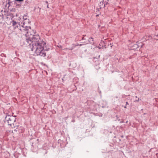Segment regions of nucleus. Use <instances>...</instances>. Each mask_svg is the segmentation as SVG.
I'll use <instances>...</instances> for the list:
<instances>
[{
	"label": "nucleus",
	"instance_id": "nucleus-3",
	"mask_svg": "<svg viewBox=\"0 0 158 158\" xmlns=\"http://www.w3.org/2000/svg\"><path fill=\"white\" fill-rule=\"evenodd\" d=\"M16 118L12 116L8 115L5 118V121L7 122L9 125L14 128H17L18 125L15 126V123Z\"/></svg>",
	"mask_w": 158,
	"mask_h": 158
},
{
	"label": "nucleus",
	"instance_id": "nucleus-18",
	"mask_svg": "<svg viewBox=\"0 0 158 158\" xmlns=\"http://www.w3.org/2000/svg\"><path fill=\"white\" fill-rule=\"evenodd\" d=\"M126 122V123H127L128 122L127 121Z\"/></svg>",
	"mask_w": 158,
	"mask_h": 158
},
{
	"label": "nucleus",
	"instance_id": "nucleus-7",
	"mask_svg": "<svg viewBox=\"0 0 158 158\" xmlns=\"http://www.w3.org/2000/svg\"><path fill=\"white\" fill-rule=\"evenodd\" d=\"M15 123V126H16V125H18V124L16 122V121H15V123Z\"/></svg>",
	"mask_w": 158,
	"mask_h": 158
},
{
	"label": "nucleus",
	"instance_id": "nucleus-14",
	"mask_svg": "<svg viewBox=\"0 0 158 158\" xmlns=\"http://www.w3.org/2000/svg\"><path fill=\"white\" fill-rule=\"evenodd\" d=\"M98 48H99V49H100L101 48L99 47H98Z\"/></svg>",
	"mask_w": 158,
	"mask_h": 158
},
{
	"label": "nucleus",
	"instance_id": "nucleus-15",
	"mask_svg": "<svg viewBox=\"0 0 158 158\" xmlns=\"http://www.w3.org/2000/svg\"><path fill=\"white\" fill-rule=\"evenodd\" d=\"M148 37H150H150H151L150 36H148Z\"/></svg>",
	"mask_w": 158,
	"mask_h": 158
},
{
	"label": "nucleus",
	"instance_id": "nucleus-8",
	"mask_svg": "<svg viewBox=\"0 0 158 158\" xmlns=\"http://www.w3.org/2000/svg\"><path fill=\"white\" fill-rule=\"evenodd\" d=\"M58 47L59 48H62V46H61V45H59V46H58Z\"/></svg>",
	"mask_w": 158,
	"mask_h": 158
},
{
	"label": "nucleus",
	"instance_id": "nucleus-12",
	"mask_svg": "<svg viewBox=\"0 0 158 158\" xmlns=\"http://www.w3.org/2000/svg\"><path fill=\"white\" fill-rule=\"evenodd\" d=\"M139 101V99L138 98V100H137V101L138 102V101Z\"/></svg>",
	"mask_w": 158,
	"mask_h": 158
},
{
	"label": "nucleus",
	"instance_id": "nucleus-11",
	"mask_svg": "<svg viewBox=\"0 0 158 158\" xmlns=\"http://www.w3.org/2000/svg\"><path fill=\"white\" fill-rule=\"evenodd\" d=\"M124 107L125 108H127V107H126V106H125Z\"/></svg>",
	"mask_w": 158,
	"mask_h": 158
},
{
	"label": "nucleus",
	"instance_id": "nucleus-13",
	"mask_svg": "<svg viewBox=\"0 0 158 158\" xmlns=\"http://www.w3.org/2000/svg\"><path fill=\"white\" fill-rule=\"evenodd\" d=\"M82 45V44H80L79 45V46H81Z\"/></svg>",
	"mask_w": 158,
	"mask_h": 158
},
{
	"label": "nucleus",
	"instance_id": "nucleus-2",
	"mask_svg": "<svg viewBox=\"0 0 158 158\" xmlns=\"http://www.w3.org/2000/svg\"><path fill=\"white\" fill-rule=\"evenodd\" d=\"M27 37V40L28 42L29 41L31 42L32 43V46L35 45L36 43H40V42L43 41L41 40L39 35H32L31 34L30 32L28 31L26 34Z\"/></svg>",
	"mask_w": 158,
	"mask_h": 158
},
{
	"label": "nucleus",
	"instance_id": "nucleus-16",
	"mask_svg": "<svg viewBox=\"0 0 158 158\" xmlns=\"http://www.w3.org/2000/svg\"><path fill=\"white\" fill-rule=\"evenodd\" d=\"M46 3H48V2L47 1V2H46Z\"/></svg>",
	"mask_w": 158,
	"mask_h": 158
},
{
	"label": "nucleus",
	"instance_id": "nucleus-9",
	"mask_svg": "<svg viewBox=\"0 0 158 158\" xmlns=\"http://www.w3.org/2000/svg\"><path fill=\"white\" fill-rule=\"evenodd\" d=\"M128 104H128V102H126V105H128Z\"/></svg>",
	"mask_w": 158,
	"mask_h": 158
},
{
	"label": "nucleus",
	"instance_id": "nucleus-4",
	"mask_svg": "<svg viewBox=\"0 0 158 158\" xmlns=\"http://www.w3.org/2000/svg\"><path fill=\"white\" fill-rule=\"evenodd\" d=\"M23 19L26 20V22H24V21H23V24L22 25V26L23 27H26V30L29 27L28 25L30 23L29 20L27 19V17L26 16L23 17Z\"/></svg>",
	"mask_w": 158,
	"mask_h": 158
},
{
	"label": "nucleus",
	"instance_id": "nucleus-10",
	"mask_svg": "<svg viewBox=\"0 0 158 158\" xmlns=\"http://www.w3.org/2000/svg\"><path fill=\"white\" fill-rule=\"evenodd\" d=\"M47 7L48 8H49L48 5L47 6Z\"/></svg>",
	"mask_w": 158,
	"mask_h": 158
},
{
	"label": "nucleus",
	"instance_id": "nucleus-6",
	"mask_svg": "<svg viewBox=\"0 0 158 158\" xmlns=\"http://www.w3.org/2000/svg\"><path fill=\"white\" fill-rule=\"evenodd\" d=\"M15 1H16L22 2L23 1V0H15Z\"/></svg>",
	"mask_w": 158,
	"mask_h": 158
},
{
	"label": "nucleus",
	"instance_id": "nucleus-17",
	"mask_svg": "<svg viewBox=\"0 0 158 158\" xmlns=\"http://www.w3.org/2000/svg\"><path fill=\"white\" fill-rule=\"evenodd\" d=\"M107 4V2H106V5Z\"/></svg>",
	"mask_w": 158,
	"mask_h": 158
},
{
	"label": "nucleus",
	"instance_id": "nucleus-5",
	"mask_svg": "<svg viewBox=\"0 0 158 158\" xmlns=\"http://www.w3.org/2000/svg\"><path fill=\"white\" fill-rule=\"evenodd\" d=\"M21 19L20 17H18V20L17 21V22L15 21H12V24L13 26H15L17 23L19 25H20L21 23H20V20H21Z\"/></svg>",
	"mask_w": 158,
	"mask_h": 158
},
{
	"label": "nucleus",
	"instance_id": "nucleus-1",
	"mask_svg": "<svg viewBox=\"0 0 158 158\" xmlns=\"http://www.w3.org/2000/svg\"><path fill=\"white\" fill-rule=\"evenodd\" d=\"M40 42L32 46V50L35 51L37 55L44 57L46 54L45 52L46 49H44V46L46 43L43 41Z\"/></svg>",
	"mask_w": 158,
	"mask_h": 158
}]
</instances>
